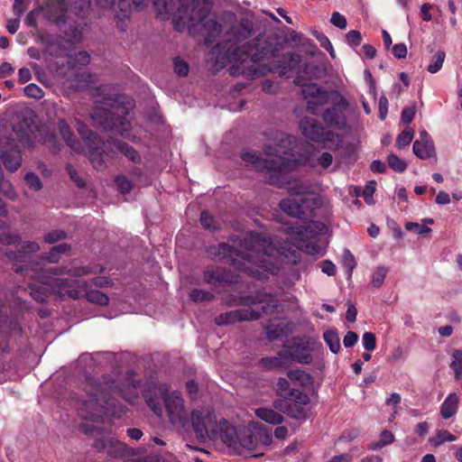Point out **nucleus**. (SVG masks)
Instances as JSON below:
<instances>
[{"label": "nucleus", "instance_id": "nucleus-4", "mask_svg": "<svg viewBox=\"0 0 462 462\" xmlns=\"http://www.w3.org/2000/svg\"><path fill=\"white\" fill-rule=\"evenodd\" d=\"M76 125L78 133L81 136L84 145L73 138V133L64 119H60L58 122L59 131L61 137L71 150L79 153L86 154L97 170L101 169L103 162L100 158V147L97 146V144L100 143V139L80 120L77 119Z\"/></svg>", "mask_w": 462, "mask_h": 462}, {"label": "nucleus", "instance_id": "nucleus-37", "mask_svg": "<svg viewBox=\"0 0 462 462\" xmlns=\"http://www.w3.org/2000/svg\"><path fill=\"white\" fill-rule=\"evenodd\" d=\"M375 185H376L375 181H374V180L369 181L365 186V188L362 189V191L356 190V195L363 197L365 201L366 202V204L374 205V193L375 191Z\"/></svg>", "mask_w": 462, "mask_h": 462}, {"label": "nucleus", "instance_id": "nucleus-34", "mask_svg": "<svg viewBox=\"0 0 462 462\" xmlns=\"http://www.w3.org/2000/svg\"><path fill=\"white\" fill-rule=\"evenodd\" d=\"M70 246L68 244H60L53 246L49 253L46 254L44 259L50 263H56L59 261L60 255L69 251Z\"/></svg>", "mask_w": 462, "mask_h": 462}, {"label": "nucleus", "instance_id": "nucleus-36", "mask_svg": "<svg viewBox=\"0 0 462 462\" xmlns=\"http://www.w3.org/2000/svg\"><path fill=\"white\" fill-rule=\"evenodd\" d=\"M266 335L270 340H275L286 335V328L281 323L271 324L266 328Z\"/></svg>", "mask_w": 462, "mask_h": 462}, {"label": "nucleus", "instance_id": "nucleus-61", "mask_svg": "<svg viewBox=\"0 0 462 462\" xmlns=\"http://www.w3.org/2000/svg\"><path fill=\"white\" fill-rule=\"evenodd\" d=\"M415 116V106H410L402 109L401 119L402 122L408 125L411 123Z\"/></svg>", "mask_w": 462, "mask_h": 462}, {"label": "nucleus", "instance_id": "nucleus-52", "mask_svg": "<svg viewBox=\"0 0 462 462\" xmlns=\"http://www.w3.org/2000/svg\"><path fill=\"white\" fill-rule=\"evenodd\" d=\"M363 346L367 351H374L376 347L375 335L371 332H365L362 337Z\"/></svg>", "mask_w": 462, "mask_h": 462}, {"label": "nucleus", "instance_id": "nucleus-55", "mask_svg": "<svg viewBox=\"0 0 462 462\" xmlns=\"http://www.w3.org/2000/svg\"><path fill=\"white\" fill-rule=\"evenodd\" d=\"M76 87L83 88L95 82V79L91 74L82 73L76 75Z\"/></svg>", "mask_w": 462, "mask_h": 462}, {"label": "nucleus", "instance_id": "nucleus-48", "mask_svg": "<svg viewBox=\"0 0 462 462\" xmlns=\"http://www.w3.org/2000/svg\"><path fill=\"white\" fill-rule=\"evenodd\" d=\"M413 138V131L411 129L403 130L397 137L396 144L399 149L408 145Z\"/></svg>", "mask_w": 462, "mask_h": 462}, {"label": "nucleus", "instance_id": "nucleus-2", "mask_svg": "<svg viewBox=\"0 0 462 462\" xmlns=\"http://www.w3.org/2000/svg\"><path fill=\"white\" fill-rule=\"evenodd\" d=\"M139 387L140 382L134 380L132 374H125L118 381L108 375L103 376L100 382L88 380L85 385L87 399L79 402V415L82 419L97 421L107 413L108 394H118L130 403H134L139 397Z\"/></svg>", "mask_w": 462, "mask_h": 462}, {"label": "nucleus", "instance_id": "nucleus-7", "mask_svg": "<svg viewBox=\"0 0 462 462\" xmlns=\"http://www.w3.org/2000/svg\"><path fill=\"white\" fill-rule=\"evenodd\" d=\"M265 159L260 158L254 152H245L241 158L246 163H250L258 171L282 172L293 170L298 162L292 160L291 154L286 151L281 152L277 148L268 145L264 149Z\"/></svg>", "mask_w": 462, "mask_h": 462}, {"label": "nucleus", "instance_id": "nucleus-27", "mask_svg": "<svg viewBox=\"0 0 462 462\" xmlns=\"http://www.w3.org/2000/svg\"><path fill=\"white\" fill-rule=\"evenodd\" d=\"M288 356L286 350L282 351L276 356L262 358L260 365L267 370L283 369L288 367L290 364Z\"/></svg>", "mask_w": 462, "mask_h": 462}, {"label": "nucleus", "instance_id": "nucleus-24", "mask_svg": "<svg viewBox=\"0 0 462 462\" xmlns=\"http://www.w3.org/2000/svg\"><path fill=\"white\" fill-rule=\"evenodd\" d=\"M67 11L66 0H48L46 15L52 22L57 23L64 22Z\"/></svg>", "mask_w": 462, "mask_h": 462}, {"label": "nucleus", "instance_id": "nucleus-40", "mask_svg": "<svg viewBox=\"0 0 462 462\" xmlns=\"http://www.w3.org/2000/svg\"><path fill=\"white\" fill-rule=\"evenodd\" d=\"M387 162L389 166L397 172H403L407 168L405 161L400 159L395 154H389L387 156Z\"/></svg>", "mask_w": 462, "mask_h": 462}, {"label": "nucleus", "instance_id": "nucleus-54", "mask_svg": "<svg viewBox=\"0 0 462 462\" xmlns=\"http://www.w3.org/2000/svg\"><path fill=\"white\" fill-rule=\"evenodd\" d=\"M405 228L408 231L415 232L416 234L422 235L431 232V228L425 225H420L416 222H407L405 224Z\"/></svg>", "mask_w": 462, "mask_h": 462}, {"label": "nucleus", "instance_id": "nucleus-13", "mask_svg": "<svg viewBox=\"0 0 462 462\" xmlns=\"http://www.w3.org/2000/svg\"><path fill=\"white\" fill-rule=\"evenodd\" d=\"M331 95H333L332 102L337 107L327 108L322 115L323 121L330 127L344 130L346 127V117L344 112L348 107V102L337 91H333Z\"/></svg>", "mask_w": 462, "mask_h": 462}, {"label": "nucleus", "instance_id": "nucleus-59", "mask_svg": "<svg viewBox=\"0 0 462 462\" xmlns=\"http://www.w3.org/2000/svg\"><path fill=\"white\" fill-rule=\"evenodd\" d=\"M317 69H318V68L314 64L308 63V64H305L304 68L300 71V75L302 78L310 79L318 77Z\"/></svg>", "mask_w": 462, "mask_h": 462}, {"label": "nucleus", "instance_id": "nucleus-21", "mask_svg": "<svg viewBox=\"0 0 462 462\" xmlns=\"http://www.w3.org/2000/svg\"><path fill=\"white\" fill-rule=\"evenodd\" d=\"M98 147H100L99 152H101L100 158L103 162V166L100 170H102L105 167V160L104 156H108L107 150L111 149L113 152H120L123 153L126 158H128L130 161L136 162L139 161L140 156L138 152L132 147L129 146L127 143H121V142H115V143H104L100 140V143L97 144Z\"/></svg>", "mask_w": 462, "mask_h": 462}, {"label": "nucleus", "instance_id": "nucleus-60", "mask_svg": "<svg viewBox=\"0 0 462 462\" xmlns=\"http://www.w3.org/2000/svg\"><path fill=\"white\" fill-rule=\"evenodd\" d=\"M174 71L180 76H186L189 72V65L180 58L174 60Z\"/></svg>", "mask_w": 462, "mask_h": 462}, {"label": "nucleus", "instance_id": "nucleus-10", "mask_svg": "<svg viewBox=\"0 0 462 462\" xmlns=\"http://www.w3.org/2000/svg\"><path fill=\"white\" fill-rule=\"evenodd\" d=\"M40 250V245L36 242H25L17 253L8 252L7 257L14 262V271L23 275L29 273H35L39 278H46L45 271L39 266V263H32V253Z\"/></svg>", "mask_w": 462, "mask_h": 462}, {"label": "nucleus", "instance_id": "nucleus-39", "mask_svg": "<svg viewBox=\"0 0 462 462\" xmlns=\"http://www.w3.org/2000/svg\"><path fill=\"white\" fill-rule=\"evenodd\" d=\"M456 440V437L446 430H439L436 436L430 439V442L435 447H439L445 442H451Z\"/></svg>", "mask_w": 462, "mask_h": 462}, {"label": "nucleus", "instance_id": "nucleus-46", "mask_svg": "<svg viewBox=\"0 0 462 462\" xmlns=\"http://www.w3.org/2000/svg\"><path fill=\"white\" fill-rule=\"evenodd\" d=\"M0 190L10 199H14L17 196L12 184L4 180L3 172L0 173Z\"/></svg>", "mask_w": 462, "mask_h": 462}, {"label": "nucleus", "instance_id": "nucleus-11", "mask_svg": "<svg viewBox=\"0 0 462 462\" xmlns=\"http://www.w3.org/2000/svg\"><path fill=\"white\" fill-rule=\"evenodd\" d=\"M310 397L300 390L290 391L288 397L273 401V407L291 418L301 419L307 417V406Z\"/></svg>", "mask_w": 462, "mask_h": 462}, {"label": "nucleus", "instance_id": "nucleus-42", "mask_svg": "<svg viewBox=\"0 0 462 462\" xmlns=\"http://www.w3.org/2000/svg\"><path fill=\"white\" fill-rule=\"evenodd\" d=\"M115 181L119 191L123 194H127L133 189L134 185L132 181L125 175L116 176Z\"/></svg>", "mask_w": 462, "mask_h": 462}, {"label": "nucleus", "instance_id": "nucleus-50", "mask_svg": "<svg viewBox=\"0 0 462 462\" xmlns=\"http://www.w3.org/2000/svg\"><path fill=\"white\" fill-rule=\"evenodd\" d=\"M27 186L33 190H40L42 188V183L40 178L33 172H28L24 176Z\"/></svg>", "mask_w": 462, "mask_h": 462}, {"label": "nucleus", "instance_id": "nucleus-47", "mask_svg": "<svg viewBox=\"0 0 462 462\" xmlns=\"http://www.w3.org/2000/svg\"><path fill=\"white\" fill-rule=\"evenodd\" d=\"M24 94L28 97L41 99L44 96L43 90L36 84L31 83L24 88Z\"/></svg>", "mask_w": 462, "mask_h": 462}, {"label": "nucleus", "instance_id": "nucleus-12", "mask_svg": "<svg viewBox=\"0 0 462 462\" xmlns=\"http://www.w3.org/2000/svg\"><path fill=\"white\" fill-rule=\"evenodd\" d=\"M190 422L196 437L199 439L206 440L209 439L210 437L216 436L215 430L218 425L219 419H217L213 411L203 408L192 411Z\"/></svg>", "mask_w": 462, "mask_h": 462}, {"label": "nucleus", "instance_id": "nucleus-8", "mask_svg": "<svg viewBox=\"0 0 462 462\" xmlns=\"http://www.w3.org/2000/svg\"><path fill=\"white\" fill-rule=\"evenodd\" d=\"M180 5L173 14L174 28L178 31L187 29L189 33L194 27L202 23L211 10L208 0H179Z\"/></svg>", "mask_w": 462, "mask_h": 462}, {"label": "nucleus", "instance_id": "nucleus-51", "mask_svg": "<svg viewBox=\"0 0 462 462\" xmlns=\"http://www.w3.org/2000/svg\"><path fill=\"white\" fill-rule=\"evenodd\" d=\"M21 241V237L17 234L4 232L0 235V244L5 245H17Z\"/></svg>", "mask_w": 462, "mask_h": 462}, {"label": "nucleus", "instance_id": "nucleus-38", "mask_svg": "<svg viewBox=\"0 0 462 462\" xmlns=\"http://www.w3.org/2000/svg\"><path fill=\"white\" fill-rule=\"evenodd\" d=\"M446 54L443 51H437L431 58V60L427 68L430 73L438 72L443 65Z\"/></svg>", "mask_w": 462, "mask_h": 462}, {"label": "nucleus", "instance_id": "nucleus-3", "mask_svg": "<svg viewBox=\"0 0 462 462\" xmlns=\"http://www.w3.org/2000/svg\"><path fill=\"white\" fill-rule=\"evenodd\" d=\"M143 396L147 405L157 416L163 413L161 400L171 424L179 430L186 431L189 428V411L184 400L178 391H170L165 384H152L144 391Z\"/></svg>", "mask_w": 462, "mask_h": 462}, {"label": "nucleus", "instance_id": "nucleus-64", "mask_svg": "<svg viewBox=\"0 0 462 462\" xmlns=\"http://www.w3.org/2000/svg\"><path fill=\"white\" fill-rule=\"evenodd\" d=\"M393 54L397 59H403L407 55V47L404 43H397L392 49Z\"/></svg>", "mask_w": 462, "mask_h": 462}, {"label": "nucleus", "instance_id": "nucleus-45", "mask_svg": "<svg viewBox=\"0 0 462 462\" xmlns=\"http://www.w3.org/2000/svg\"><path fill=\"white\" fill-rule=\"evenodd\" d=\"M189 298L194 302L208 301L213 299V294L199 289H194L189 294Z\"/></svg>", "mask_w": 462, "mask_h": 462}, {"label": "nucleus", "instance_id": "nucleus-22", "mask_svg": "<svg viewBox=\"0 0 462 462\" xmlns=\"http://www.w3.org/2000/svg\"><path fill=\"white\" fill-rule=\"evenodd\" d=\"M114 112H107L105 109L97 108L94 113L91 115L92 120L100 125L105 129H113L118 128L119 125L122 128V131H126L128 128V122L125 118H116L113 117Z\"/></svg>", "mask_w": 462, "mask_h": 462}, {"label": "nucleus", "instance_id": "nucleus-35", "mask_svg": "<svg viewBox=\"0 0 462 462\" xmlns=\"http://www.w3.org/2000/svg\"><path fill=\"white\" fill-rule=\"evenodd\" d=\"M454 376L462 374V349H454L451 353V363L449 365Z\"/></svg>", "mask_w": 462, "mask_h": 462}, {"label": "nucleus", "instance_id": "nucleus-15", "mask_svg": "<svg viewBox=\"0 0 462 462\" xmlns=\"http://www.w3.org/2000/svg\"><path fill=\"white\" fill-rule=\"evenodd\" d=\"M295 83L301 86V94L307 101V110L310 113L317 115V107L328 102L329 92L320 88L318 84H300V80L295 81Z\"/></svg>", "mask_w": 462, "mask_h": 462}, {"label": "nucleus", "instance_id": "nucleus-14", "mask_svg": "<svg viewBox=\"0 0 462 462\" xmlns=\"http://www.w3.org/2000/svg\"><path fill=\"white\" fill-rule=\"evenodd\" d=\"M315 344L316 342L311 338L294 337L286 346L289 361L310 364L312 361L310 352L314 350Z\"/></svg>", "mask_w": 462, "mask_h": 462}, {"label": "nucleus", "instance_id": "nucleus-30", "mask_svg": "<svg viewBox=\"0 0 462 462\" xmlns=\"http://www.w3.org/2000/svg\"><path fill=\"white\" fill-rule=\"evenodd\" d=\"M323 338L333 354H337L340 350V338L338 333L334 329L324 332Z\"/></svg>", "mask_w": 462, "mask_h": 462}, {"label": "nucleus", "instance_id": "nucleus-19", "mask_svg": "<svg viewBox=\"0 0 462 462\" xmlns=\"http://www.w3.org/2000/svg\"><path fill=\"white\" fill-rule=\"evenodd\" d=\"M0 158L5 168L12 172L16 171L22 163L20 149L9 139L0 140Z\"/></svg>", "mask_w": 462, "mask_h": 462}, {"label": "nucleus", "instance_id": "nucleus-26", "mask_svg": "<svg viewBox=\"0 0 462 462\" xmlns=\"http://www.w3.org/2000/svg\"><path fill=\"white\" fill-rule=\"evenodd\" d=\"M459 396L453 392L448 394L440 406V415L444 420L455 416L458 411Z\"/></svg>", "mask_w": 462, "mask_h": 462}, {"label": "nucleus", "instance_id": "nucleus-20", "mask_svg": "<svg viewBox=\"0 0 462 462\" xmlns=\"http://www.w3.org/2000/svg\"><path fill=\"white\" fill-rule=\"evenodd\" d=\"M261 313L252 309L235 310L222 313L216 318L218 326L233 324L239 321L257 320Z\"/></svg>", "mask_w": 462, "mask_h": 462}, {"label": "nucleus", "instance_id": "nucleus-5", "mask_svg": "<svg viewBox=\"0 0 462 462\" xmlns=\"http://www.w3.org/2000/svg\"><path fill=\"white\" fill-rule=\"evenodd\" d=\"M249 56H251V60L254 62L250 68V72H252V76L254 78L264 75L267 72L275 71L278 69H281L280 74L282 76L289 77L288 73L296 69L300 62V56L299 54L286 53L282 55L272 54L273 59L272 64H256L260 60H262V58H260L258 54L251 53L250 51H244L241 55H238L236 52H233L226 57V62H244ZM225 62L226 60L221 61L222 64Z\"/></svg>", "mask_w": 462, "mask_h": 462}, {"label": "nucleus", "instance_id": "nucleus-23", "mask_svg": "<svg viewBox=\"0 0 462 462\" xmlns=\"http://www.w3.org/2000/svg\"><path fill=\"white\" fill-rule=\"evenodd\" d=\"M413 152L420 159L425 160L435 154L433 141L427 131L420 132V139L413 143Z\"/></svg>", "mask_w": 462, "mask_h": 462}, {"label": "nucleus", "instance_id": "nucleus-28", "mask_svg": "<svg viewBox=\"0 0 462 462\" xmlns=\"http://www.w3.org/2000/svg\"><path fill=\"white\" fill-rule=\"evenodd\" d=\"M250 303L261 305L263 312L271 313L277 306V301L272 294L259 292L251 299Z\"/></svg>", "mask_w": 462, "mask_h": 462}, {"label": "nucleus", "instance_id": "nucleus-18", "mask_svg": "<svg viewBox=\"0 0 462 462\" xmlns=\"http://www.w3.org/2000/svg\"><path fill=\"white\" fill-rule=\"evenodd\" d=\"M215 432L216 436L210 437L209 439L212 441L220 440L234 452L236 446L238 443L240 429L237 430L226 419L221 418L219 419V422L217 429L215 430Z\"/></svg>", "mask_w": 462, "mask_h": 462}, {"label": "nucleus", "instance_id": "nucleus-53", "mask_svg": "<svg viewBox=\"0 0 462 462\" xmlns=\"http://www.w3.org/2000/svg\"><path fill=\"white\" fill-rule=\"evenodd\" d=\"M343 264L351 275L356 263L354 254L349 250H345L343 253Z\"/></svg>", "mask_w": 462, "mask_h": 462}, {"label": "nucleus", "instance_id": "nucleus-43", "mask_svg": "<svg viewBox=\"0 0 462 462\" xmlns=\"http://www.w3.org/2000/svg\"><path fill=\"white\" fill-rule=\"evenodd\" d=\"M387 272L388 269L384 266L377 267L373 273L371 284L376 288L381 287L383 283Z\"/></svg>", "mask_w": 462, "mask_h": 462}, {"label": "nucleus", "instance_id": "nucleus-31", "mask_svg": "<svg viewBox=\"0 0 462 462\" xmlns=\"http://www.w3.org/2000/svg\"><path fill=\"white\" fill-rule=\"evenodd\" d=\"M117 9L116 12V18L118 20L117 25L120 27L122 31H124V26L122 24L123 21L129 17L131 12V5L128 0H119L117 4Z\"/></svg>", "mask_w": 462, "mask_h": 462}, {"label": "nucleus", "instance_id": "nucleus-1", "mask_svg": "<svg viewBox=\"0 0 462 462\" xmlns=\"http://www.w3.org/2000/svg\"><path fill=\"white\" fill-rule=\"evenodd\" d=\"M287 189L296 197L281 200L280 208L300 222L288 226L290 237L284 246L276 248L264 236L247 233L232 238V245L220 243L217 247H211L209 254L259 280L265 279L269 273L275 274L282 263H296L299 261L298 251L321 254V248L312 238L322 233L326 226L319 221L308 220L320 203L319 196L299 180L289 182Z\"/></svg>", "mask_w": 462, "mask_h": 462}, {"label": "nucleus", "instance_id": "nucleus-6", "mask_svg": "<svg viewBox=\"0 0 462 462\" xmlns=\"http://www.w3.org/2000/svg\"><path fill=\"white\" fill-rule=\"evenodd\" d=\"M46 278H39L38 275L35 273H29L28 275H25L26 277H30L32 279H37V281L44 286H47L48 288H42L41 286H38L36 284H30V294L32 298H34L39 302H44L47 300L48 298V292L49 291H51L53 293L58 294V292L54 291V290L51 288V282L55 279H60V277H53L57 275H63L68 274L72 277H81L84 275H88L90 273H98L103 272V267L99 265H95L92 267H87V266H81L78 264L77 263H74L70 268L68 267H51L48 270H44ZM59 295L62 297L60 293Z\"/></svg>", "mask_w": 462, "mask_h": 462}, {"label": "nucleus", "instance_id": "nucleus-29", "mask_svg": "<svg viewBox=\"0 0 462 462\" xmlns=\"http://www.w3.org/2000/svg\"><path fill=\"white\" fill-rule=\"evenodd\" d=\"M255 415L260 420L272 425H278L283 421V416L282 414L268 408L256 409Z\"/></svg>", "mask_w": 462, "mask_h": 462}, {"label": "nucleus", "instance_id": "nucleus-25", "mask_svg": "<svg viewBox=\"0 0 462 462\" xmlns=\"http://www.w3.org/2000/svg\"><path fill=\"white\" fill-rule=\"evenodd\" d=\"M95 448L99 451H104L112 457H119L124 454L125 447L124 443L113 438L97 439Z\"/></svg>", "mask_w": 462, "mask_h": 462}, {"label": "nucleus", "instance_id": "nucleus-44", "mask_svg": "<svg viewBox=\"0 0 462 462\" xmlns=\"http://www.w3.org/2000/svg\"><path fill=\"white\" fill-rule=\"evenodd\" d=\"M295 390L290 387L289 381L286 378L280 377L276 384V393L280 398L288 397L290 391Z\"/></svg>", "mask_w": 462, "mask_h": 462}, {"label": "nucleus", "instance_id": "nucleus-58", "mask_svg": "<svg viewBox=\"0 0 462 462\" xmlns=\"http://www.w3.org/2000/svg\"><path fill=\"white\" fill-rule=\"evenodd\" d=\"M200 223L204 228L209 230H214L217 227L214 217L207 211L201 213Z\"/></svg>", "mask_w": 462, "mask_h": 462}, {"label": "nucleus", "instance_id": "nucleus-9", "mask_svg": "<svg viewBox=\"0 0 462 462\" xmlns=\"http://www.w3.org/2000/svg\"><path fill=\"white\" fill-rule=\"evenodd\" d=\"M51 288L61 296H68L71 299H79L84 296L88 301L98 305H107L109 298L100 291L89 288L85 281H76L74 285L67 279H55L51 282Z\"/></svg>", "mask_w": 462, "mask_h": 462}, {"label": "nucleus", "instance_id": "nucleus-56", "mask_svg": "<svg viewBox=\"0 0 462 462\" xmlns=\"http://www.w3.org/2000/svg\"><path fill=\"white\" fill-rule=\"evenodd\" d=\"M315 35H316L317 40L319 42L320 45L327 51L329 52L331 57L334 58L335 57V51H334L333 45H332L331 42L329 41V39L325 34H323L321 32H317Z\"/></svg>", "mask_w": 462, "mask_h": 462}, {"label": "nucleus", "instance_id": "nucleus-32", "mask_svg": "<svg viewBox=\"0 0 462 462\" xmlns=\"http://www.w3.org/2000/svg\"><path fill=\"white\" fill-rule=\"evenodd\" d=\"M287 376L290 380L298 383L301 386H307L311 383L310 375L300 369L290 370L287 373Z\"/></svg>", "mask_w": 462, "mask_h": 462}, {"label": "nucleus", "instance_id": "nucleus-41", "mask_svg": "<svg viewBox=\"0 0 462 462\" xmlns=\"http://www.w3.org/2000/svg\"><path fill=\"white\" fill-rule=\"evenodd\" d=\"M69 62L73 66H86L90 62V55L86 51H79L70 57Z\"/></svg>", "mask_w": 462, "mask_h": 462}, {"label": "nucleus", "instance_id": "nucleus-49", "mask_svg": "<svg viewBox=\"0 0 462 462\" xmlns=\"http://www.w3.org/2000/svg\"><path fill=\"white\" fill-rule=\"evenodd\" d=\"M346 42L351 48H356L361 44L362 35L359 31L351 30L346 34Z\"/></svg>", "mask_w": 462, "mask_h": 462}, {"label": "nucleus", "instance_id": "nucleus-57", "mask_svg": "<svg viewBox=\"0 0 462 462\" xmlns=\"http://www.w3.org/2000/svg\"><path fill=\"white\" fill-rule=\"evenodd\" d=\"M330 23L334 26H336L341 30L346 29L347 26L346 18L338 12H334L332 14L331 18H330Z\"/></svg>", "mask_w": 462, "mask_h": 462}, {"label": "nucleus", "instance_id": "nucleus-63", "mask_svg": "<svg viewBox=\"0 0 462 462\" xmlns=\"http://www.w3.org/2000/svg\"><path fill=\"white\" fill-rule=\"evenodd\" d=\"M172 0H154V6L158 10V12L162 14H168L171 8Z\"/></svg>", "mask_w": 462, "mask_h": 462}, {"label": "nucleus", "instance_id": "nucleus-62", "mask_svg": "<svg viewBox=\"0 0 462 462\" xmlns=\"http://www.w3.org/2000/svg\"><path fill=\"white\" fill-rule=\"evenodd\" d=\"M65 237V233L61 230H53L45 235L46 243L54 244Z\"/></svg>", "mask_w": 462, "mask_h": 462}, {"label": "nucleus", "instance_id": "nucleus-33", "mask_svg": "<svg viewBox=\"0 0 462 462\" xmlns=\"http://www.w3.org/2000/svg\"><path fill=\"white\" fill-rule=\"evenodd\" d=\"M394 435L391 431L384 430L381 432L379 440L376 442H373L370 444V449L372 450H379L384 448L385 446L391 445L394 442Z\"/></svg>", "mask_w": 462, "mask_h": 462}, {"label": "nucleus", "instance_id": "nucleus-16", "mask_svg": "<svg viewBox=\"0 0 462 462\" xmlns=\"http://www.w3.org/2000/svg\"><path fill=\"white\" fill-rule=\"evenodd\" d=\"M301 134L308 139L318 143H325L332 140L334 134L326 131L323 125L315 118L304 117L300 121Z\"/></svg>", "mask_w": 462, "mask_h": 462}, {"label": "nucleus", "instance_id": "nucleus-17", "mask_svg": "<svg viewBox=\"0 0 462 462\" xmlns=\"http://www.w3.org/2000/svg\"><path fill=\"white\" fill-rule=\"evenodd\" d=\"M260 440L263 444L269 445L272 442V436L266 432L259 431L257 434H254L248 430L240 429L238 443L234 452L240 454L245 450H255Z\"/></svg>", "mask_w": 462, "mask_h": 462}]
</instances>
